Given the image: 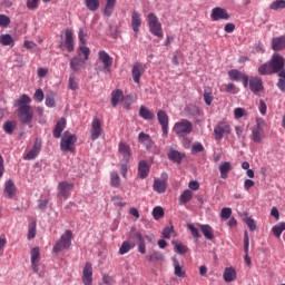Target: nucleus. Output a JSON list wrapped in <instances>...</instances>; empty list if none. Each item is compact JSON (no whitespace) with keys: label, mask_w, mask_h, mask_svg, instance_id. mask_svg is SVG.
<instances>
[{"label":"nucleus","mask_w":285,"mask_h":285,"mask_svg":"<svg viewBox=\"0 0 285 285\" xmlns=\"http://www.w3.org/2000/svg\"><path fill=\"white\" fill-rule=\"evenodd\" d=\"M86 63V60H81L79 56L73 57L70 62V69L73 70V72H79L83 68V65Z\"/></svg>","instance_id":"obj_26"},{"label":"nucleus","mask_w":285,"mask_h":285,"mask_svg":"<svg viewBox=\"0 0 285 285\" xmlns=\"http://www.w3.org/2000/svg\"><path fill=\"white\" fill-rule=\"evenodd\" d=\"M173 130L178 135V137H186V135H190V132H193V122H190V120L183 119L174 125Z\"/></svg>","instance_id":"obj_6"},{"label":"nucleus","mask_w":285,"mask_h":285,"mask_svg":"<svg viewBox=\"0 0 285 285\" xmlns=\"http://www.w3.org/2000/svg\"><path fill=\"white\" fill-rule=\"evenodd\" d=\"M116 6H117V0H107L104 9L105 17H112V12H115Z\"/></svg>","instance_id":"obj_37"},{"label":"nucleus","mask_w":285,"mask_h":285,"mask_svg":"<svg viewBox=\"0 0 285 285\" xmlns=\"http://www.w3.org/2000/svg\"><path fill=\"white\" fill-rule=\"evenodd\" d=\"M72 246V230L66 229L60 239L53 246V253H61Z\"/></svg>","instance_id":"obj_5"},{"label":"nucleus","mask_w":285,"mask_h":285,"mask_svg":"<svg viewBox=\"0 0 285 285\" xmlns=\"http://www.w3.org/2000/svg\"><path fill=\"white\" fill-rule=\"evenodd\" d=\"M28 10H37L39 8V0H27Z\"/></svg>","instance_id":"obj_60"},{"label":"nucleus","mask_w":285,"mask_h":285,"mask_svg":"<svg viewBox=\"0 0 285 285\" xmlns=\"http://www.w3.org/2000/svg\"><path fill=\"white\" fill-rule=\"evenodd\" d=\"M232 215H233V209L228 207H224L220 212L222 219H230Z\"/></svg>","instance_id":"obj_58"},{"label":"nucleus","mask_w":285,"mask_h":285,"mask_svg":"<svg viewBox=\"0 0 285 285\" xmlns=\"http://www.w3.org/2000/svg\"><path fill=\"white\" fill-rule=\"evenodd\" d=\"M252 140L254 144H262L264 141V127L262 124L257 122L252 129Z\"/></svg>","instance_id":"obj_14"},{"label":"nucleus","mask_w":285,"mask_h":285,"mask_svg":"<svg viewBox=\"0 0 285 285\" xmlns=\"http://www.w3.org/2000/svg\"><path fill=\"white\" fill-rule=\"evenodd\" d=\"M60 47L66 48L67 52L75 51V33H72V30L70 29L65 30V41L61 42Z\"/></svg>","instance_id":"obj_9"},{"label":"nucleus","mask_w":285,"mask_h":285,"mask_svg":"<svg viewBox=\"0 0 285 285\" xmlns=\"http://www.w3.org/2000/svg\"><path fill=\"white\" fill-rule=\"evenodd\" d=\"M175 250L179 255H185V253H188V247H186V245H184V244L176 243L175 244Z\"/></svg>","instance_id":"obj_55"},{"label":"nucleus","mask_w":285,"mask_h":285,"mask_svg":"<svg viewBox=\"0 0 285 285\" xmlns=\"http://www.w3.org/2000/svg\"><path fill=\"white\" fill-rule=\"evenodd\" d=\"M85 6L90 10V12H97L99 10V0H85Z\"/></svg>","instance_id":"obj_44"},{"label":"nucleus","mask_w":285,"mask_h":285,"mask_svg":"<svg viewBox=\"0 0 285 285\" xmlns=\"http://www.w3.org/2000/svg\"><path fill=\"white\" fill-rule=\"evenodd\" d=\"M147 23L149 26V32L157 37L158 39H164V29L161 28V22L155 13H149L147 16Z\"/></svg>","instance_id":"obj_3"},{"label":"nucleus","mask_w":285,"mask_h":285,"mask_svg":"<svg viewBox=\"0 0 285 285\" xmlns=\"http://www.w3.org/2000/svg\"><path fill=\"white\" fill-rule=\"evenodd\" d=\"M278 81L276 83L278 90H281V92H285V70L281 71L278 73Z\"/></svg>","instance_id":"obj_48"},{"label":"nucleus","mask_w":285,"mask_h":285,"mask_svg":"<svg viewBox=\"0 0 285 285\" xmlns=\"http://www.w3.org/2000/svg\"><path fill=\"white\" fill-rule=\"evenodd\" d=\"M147 262H164V254L159 250H151L146 255Z\"/></svg>","instance_id":"obj_35"},{"label":"nucleus","mask_w":285,"mask_h":285,"mask_svg":"<svg viewBox=\"0 0 285 285\" xmlns=\"http://www.w3.org/2000/svg\"><path fill=\"white\" fill-rule=\"evenodd\" d=\"M43 98H45L43 90L41 89L36 90L33 99H36V101L41 102L43 101Z\"/></svg>","instance_id":"obj_63"},{"label":"nucleus","mask_w":285,"mask_h":285,"mask_svg":"<svg viewBox=\"0 0 285 285\" xmlns=\"http://www.w3.org/2000/svg\"><path fill=\"white\" fill-rule=\"evenodd\" d=\"M285 59L279 53H274L269 61L258 67V75L265 77L284 72Z\"/></svg>","instance_id":"obj_2"},{"label":"nucleus","mask_w":285,"mask_h":285,"mask_svg":"<svg viewBox=\"0 0 285 285\" xmlns=\"http://www.w3.org/2000/svg\"><path fill=\"white\" fill-rule=\"evenodd\" d=\"M138 141L139 144H142V146H145L146 150H151L153 146H155V141H153L150 135L144 131L138 135Z\"/></svg>","instance_id":"obj_20"},{"label":"nucleus","mask_w":285,"mask_h":285,"mask_svg":"<svg viewBox=\"0 0 285 285\" xmlns=\"http://www.w3.org/2000/svg\"><path fill=\"white\" fill-rule=\"evenodd\" d=\"M146 72V66L141 62H135L131 69V76L135 83H140L141 75Z\"/></svg>","instance_id":"obj_12"},{"label":"nucleus","mask_w":285,"mask_h":285,"mask_svg":"<svg viewBox=\"0 0 285 285\" xmlns=\"http://www.w3.org/2000/svg\"><path fill=\"white\" fill-rule=\"evenodd\" d=\"M35 237H37V223L36 222H31L29 224V229H28V235H27V239H35Z\"/></svg>","instance_id":"obj_47"},{"label":"nucleus","mask_w":285,"mask_h":285,"mask_svg":"<svg viewBox=\"0 0 285 285\" xmlns=\"http://www.w3.org/2000/svg\"><path fill=\"white\" fill-rule=\"evenodd\" d=\"M17 128V121H7L3 125V130L7 135H12Z\"/></svg>","instance_id":"obj_46"},{"label":"nucleus","mask_w":285,"mask_h":285,"mask_svg":"<svg viewBox=\"0 0 285 285\" xmlns=\"http://www.w3.org/2000/svg\"><path fill=\"white\" fill-rule=\"evenodd\" d=\"M285 0H276L269 4V10H284Z\"/></svg>","instance_id":"obj_51"},{"label":"nucleus","mask_w":285,"mask_h":285,"mask_svg":"<svg viewBox=\"0 0 285 285\" xmlns=\"http://www.w3.org/2000/svg\"><path fill=\"white\" fill-rule=\"evenodd\" d=\"M245 76L246 73H243L237 69H232L228 71V77L232 81H239V79H243Z\"/></svg>","instance_id":"obj_42"},{"label":"nucleus","mask_w":285,"mask_h":285,"mask_svg":"<svg viewBox=\"0 0 285 285\" xmlns=\"http://www.w3.org/2000/svg\"><path fill=\"white\" fill-rule=\"evenodd\" d=\"M272 50L279 52V50H285V36L275 37L271 42Z\"/></svg>","instance_id":"obj_24"},{"label":"nucleus","mask_w":285,"mask_h":285,"mask_svg":"<svg viewBox=\"0 0 285 285\" xmlns=\"http://www.w3.org/2000/svg\"><path fill=\"white\" fill-rule=\"evenodd\" d=\"M129 239H137L138 242V253H141V255H146V240L144 239V236L139 232H134L129 235Z\"/></svg>","instance_id":"obj_16"},{"label":"nucleus","mask_w":285,"mask_h":285,"mask_svg":"<svg viewBox=\"0 0 285 285\" xmlns=\"http://www.w3.org/2000/svg\"><path fill=\"white\" fill-rule=\"evenodd\" d=\"M191 150L193 153H204V145H202V142H195L191 146Z\"/></svg>","instance_id":"obj_64"},{"label":"nucleus","mask_w":285,"mask_h":285,"mask_svg":"<svg viewBox=\"0 0 285 285\" xmlns=\"http://www.w3.org/2000/svg\"><path fill=\"white\" fill-rule=\"evenodd\" d=\"M0 26L1 28H8L10 26V18L6 14H0Z\"/></svg>","instance_id":"obj_61"},{"label":"nucleus","mask_w":285,"mask_h":285,"mask_svg":"<svg viewBox=\"0 0 285 285\" xmlns=\"http://www.w3.org/2000/svg\"><path fill=\"white\" fill-rule=\"evenodd\" d=\"M122 106L126 110H130V106H132V96H122Z\"/></svg>","instance_id":"obj_54"},{"label":"nucleus","mask_w":285,"mask_h":285,"mask_svg":"<svg viewBox=\"0 0 285 285\" xmlns=\"http://www.w3.org/2000/svg\"><path fill=\"white\" fill-rule=\"evenodd\" d=\"M75 189V184L69 183L67 180L58 184V197L61 199H68L70 197V193Z\"/></svg>","instance_id":"obj_8"},{"label":"nucleus","mask_w":285,"mask_h":285,"mask_svg":"<svg viewBox=\"0 0 285 285\" xmlns=\"http://www.w3.org/2000/svg\"><path fill=\"white\" fill-rule=\"evenodd\" d=\"M69 90H79V82L77 81V77H75V73H71L69 76Z\"/></svg>","instance_id":"obj_49"},{"label":"nucleus","mask_w":285,"mask_h":285,"mask_svg":"<svg viewBox=\"0 0 285 285\" xmlns=\"http://www.w3.org/2000/svg\"><path fill=\"white\" fill-rule=\"evenodd\" d=\"M204 237H206V239H213L215 237L214 232H213V227H210V225H198Z\"/></svg>","instance_id":"obj_40"},{"label":"nucleus","mask_w":285,"mask_h":285,"mask_svg":"<svg viewBox=\"0 0 285 285\" xmlns=\"http://www.w3.org/2000/svg\"><path fill=\"white\" fill-rule=\"evenodd\" d=\"M39 153H41V142H39V140H36L32 149L27 155H24L23 159H26L27 161L37 159Z\"/></svg>","instance_id":"obj_23"},{"label":"nucleus","mask_w":285,"mask_h":285,"mask_svg":"<svg viewBox=\"0 0 285 285\" xmlns=\"http://www.w3.org/2000/svg\"><path fill=\"white\" fill-rule=\"evenodd\" d=\"M184 157H186V155L175 149H171L168 153V159H170V161H175L176 164H181Z\"/></svg>","instance_id":"obj_34"},{"label":"nucleus","mask_w":285,"mask_h":285,"mask_svg":"<svg viewBox=\"0 0 285 285\" xmlns=\"http://www.w3.org/2000/svg\"><path fill=\"white\" fill-rule=\"evenodd\" d=\"M0 45L1 46H10V48H14V39L12 36L6 33L0 36Z\"/></svg>","instance_id":"obj_41"},{"label":"nucleus","mask_w":285,"mask_h":285,"mask_svg":"<svg viewBox=\"0 0 285 285\" xmlns=\"http://www.w3.org/2000/svg\"><path fill=\"white\" fill-rule=\"evenodd\" d=\"M187 228H188V230H190V233H191L193 237H195V239H199V229H197L195 225L187 224Z\"/></svg>","instance_id":"obj_59"},{"label":"nucleus","mask_w":285,"mask_h":285,"mask_svg":"<svg viewBox=\"0 0 285 285\" xmlns=\"http://www.w3.org/2000/svg\"><path fill=\"white\" fill-rule=\"evenodd\" d=\"M153 217L154 219H161V217H164V208L155 207L153 209Z\"/></svg>","instance_id":"obj_57"},{"label":"nucleus","mask_w":285,"mask_h":285,"mask_svg":"<svg viewBox=\"0 0 285 285\" xmlns=\"http://www.w3.org/2000/svg\"><path fill=\"white\" fill-rule=\"evenodd\" d=\"M110 184L114 188H119L121 186V178L117 171H112L110 175Z\"/></svg>","instance_id":"obj_45"},{"label":"nucleus","mask_w":285,"mask_h":285,"mask_svg":"<svg viewBox=\"0 0 285 285\" xmlns=\"http://www.w3.org/2000/svg\"><path fill=\"white\" fill-rule=\"evenodd\" d=\"M81 55H83V61H88V57H90V48L80 46L78 48V57H81Z\"/></svg>","instance_id":"obj_50"},{"label":"nucleus","mask_w":285,"mask_h":285,"mask_svg":"<svg viewBox=\"0 0 285 285\" xmlns=\"http://www.w3.org/2000/svg\"><path fill=\"white\" fill-rule=\"evenodd\" d=\"M235 119H242V117H246V109L238 107L234 109Z\"/></svg>","instance_id":"obj_56"},{"label":"nucleus","mask_w":285,"mask_h":285,"mask_svg":"<svg viewBox=\"0 0 285 285\" xmlns=\"http://www.w3.org/2000/svg\"><path fill=\"white\" fill-rule=\"evenodd\" d=\"M249 89L257 95V92H262L264 90V82L259 77H250L249 78Z\"/></svg>","instance_id":"obj_19"},{"label":"nucleus","mask_w":285,"mask_h":285,"mask_svg":"<svg viewBox=\"0 0 285 285\" xmlns=\"http://www.w3.org/2000/svg\"><path fill=\"white\" fill-rule=\"evenodd\" d=\"M285 230V223H279L272 228V233L275 237H282V232Z\"/></svg>","instance_id":"obj_52"},{"label":"nucleus","mask_w":285,"mask_h":285,"mask_svg":"<svg viewBox=\"0 0 285 285\" xmlns=\"http://www.w3.org/2000/svg\"><path fill=\"white\" fill-rule=\"evenodd\" d=\"M210 18L213 21H228V19H230V14L228 13V10L222 7H216L212 10Z\"/></svg>","instance_id":"obj_11"},{"label":"nucleus","mask_w":285,"mask_h":285,"mask_svg":"<svg viewBox=\"0 0 285 285\" xmlns=\"http://www.w3.org/2000/svg\"><path fill=\"white\" fill-rule=\"evenodd\" d=\"M171 262H173V266H174V275L176 277H180V278L186 277V268L184 267V265H181L179 263L177 257H173Z\"/></svg>","instance_id":"obj_21"},{"label":"nucleus","mask_w":285,"mask_h":285,"mask_svg":"<svg viewBox=\"0 0 285 285\" xmlns=\"http://www.w3.org/2000/svg\"><path fill=\"white\" fill-rule=\"evenodd\" d=\"M135 246L136 244L134 239L125 240L119 248V255H126L127 253H130Z\"/></svg>","instance_id":"obj_30"},{"label":"nucleus","mask_w":285,"mask_h":285,"mask_svg":"<svg viewBox=\"0 0 285 285\" xmlns=\"http://www.w3.org/2000/svg\"><path fill=\"white\" fill-rule=\"evenodd\" d=\"M218 170L222 179H228V173L233 170V165H230L228 161L220 163Z\"/></svg>","instance_id":"obj_29"},{"label":"nucleus","mask_w":285,"mask_h":285,"mask_svg":"<svg viewBox=\"0 0 285 285\" xmlns=\"http://www.w3.org/2000/svg\"><path fill=\"white\" fill-rule=\"evenodd\" d=\"M193 190H190V189H186V190H184L181 194H180V196H179V199H178V202H179V204L180 205H186V204H188V202H190L191 199H193Z\"/></svg>","instance_id":"obj_38"},{"label":"nucleus","mask_w":285,"mask_h":285,"mask_svg":"<svg viewBox=\"0 0 285 285\" xmlns=\"http://www.w3.org/2000/svg\"><path fill=\"white\" fill-rule=\"evenodd\" d=\"M63 130H66V118H61L55 129H53V137L56 139H59L61 137V132H63Z\"/></svg>","instance_id":"obj_31"},{"label":"nucleus","mask_w":285,"mask_h":285,"mask_svg":"<svg viewBox=\"0 0 285 285\" xmlns=\"http://www.w3.org/2000/svg\"><path fill=\"white\" fill-rule=\"evenodd\" d=\"M120 101H124V91L121 89H116L111 92V106L117 108Z\"/></svg>","instance_id":"obj_27"},{"label":"nucleus","mask_w":285,"mask_h":285,"mask_svg":"<svg viewBox=\"0 0 285 285\" xmlns=\"http://www.w3.org/2000/svg\"><path fill=\"white\" fill-rule=\"evenodd\" d=\"M223 277L228 283L235 282L237 279V272L233 267H226Z\"/></svg>","instance_id":"obj_33"},{"label":"nucleus","mask_w":285,"mask_h":285,"mask_svg":"<svg viewBox=\"0 0 285 285\" xmlns=\"http://www.w3.org/2000/svg\"><path fill=\"white\" fill-rule=\"evenodd\" d=\"M213 99V88L206 87L204 90V101L206 106H212Z\"/></svg>","instance_id":"obj_43"},{"label":"nucleus","mask_w":285,"mask_h":285,"mask_svg":"<svg viewBox=\"0 0 285 285\" xmlns=\"http://www.w3.org/2000/svg\"><path fill=\"white\" fill-rule=\"evenodd\" d=\"M131 28L136 33L135 37H137V32H139V28H141V14L135 10L132 11V14H131Z\"/></svg>","instance_id":"obj_25"},{"label":"nucleus","mask_w":285,"mask_h":285,"mask_svg":"<svg viewBox=\"0 0 285 285\" xmlns=\"http://www.w3.org/2000/svg\"><path fill=\"white\" fill-rule=\"evenodd\" d=\"M31 102L32 99L26 94H22L14 101V107L18 108L17 112L20 124H27L30 128H32V119H35V109L30 106Z\"/></svg>","instance_id":"obj_1"},{"label":"nucleus","mask_w":285,"mask_h":285,"mask_svg":"<svg viewBox=\"0 0 285 285\" xmlns=\"http://www.w3.org/2000/svg\"><path fill=\"white\" fill-rule=\"evenodd\" d=\"M82 284L92 285V264L86 263L82 269Z\"/></svg>","instance_id":"obj_18"},{"label":"nucleus","mask_w":285,"mask_h":285,"mask_svg":"<svg viewBox=\"0 0 285 285\" xmlns=\"http://www.w3.org/2000/svg\"><path fill=\"white\" fill-rule=\"evenodd\" d=\"M153 188L155 193H158V194L166 193V180L155 179Z\"/></svg>","instance_id":"obj_39"},{"label":"nucleus","mask_w":285,"mask_h":285,"mask_svg":"<svg viewBox=\"0 0 285 285\" xmlns=\"http://www.w3.org/2000/svg\"><path fill=\"white\" fill-rule=\"evenodd\" d=\"M245 224L248 226L249 230H256L257 225L255 224V219L247 217L245 218Z\"/></svg>","instance_id":"obj_62"},{"label":"nucleus","mask_w":285,"mask_h":285,"mask_svg":"<svg viewBox=\"0 0 285 285\" xmlns=\"http://www.w3.org/2000/svg\"><path fill=\"white\" fill-rule=\"evenodd\" d=\"M4 193L9 199H12L13 195L17 193V187L12 180H7L4 185Z\"/></svg>","instance_id":"obj_36"},{"label":"nucleus","mask_w":285,"mask_h":285,"mask_svg":"<svg viewBox=\"0 0 285 285\" xmlns=\"http://www.w3.org/2000/svg\"><path fill=\"white\" fill-rule=\"evenodd\" d=\"M75 144H77V135L65 131L60 141L62 153H75Z\"/></svg>","instance_id":"obj_4"},{"label":"nucleus","mask_w":285,"mask_h":285,"mask_svg":"<svg viewBox=\"0 0 285 285\" xmlns=\"http://www.w3.org/2000/svg\"><path fill=\"white\" fill-rule=\"evenodd\" d=\"M30 255H31V264H35V262H39L41 257V252L39 247H33L30 252Z\"/></svg>","instance_id":"obj_53"},{"label":"nucleus","mask_w":285,"mask_h":285,"mask_svg":"<svg viewBox=\"0 0 285 285\" xmlns=\"http://www.w3.org/2000/svg\"><path fill=\"white\" fill-rule=\"evenodd\" d=\"M119 157L124 164H128L130 161V146L126 142H120L118 146Z\"/></svg>","instance_id":"obj_15"},{"label":"nucleus","mask_w":285,"mask_h":285,"mask_svg":"<svg viewBox=\"0 0 285 285\" xmlns=\"http://www.w3.org/2000/svg\"><path fill=\"white\" fill-rule=\"evenodd\" d=\"M250 246V240L248 238V232H244V253H245V264L250 266L253 263L250 261V256H248V247Z\"/></svg>","instance_id":"obj_28"},{"label":"nucleus","mask_w":285,"mask_h":285,"mask_svg":"<svg viewBox=\"0 0 285 285\" xmlns=\"http://www.w3.org/2000/svg\"><path fill=\"white\" fill-rule=\"evenodd\" d=\"M157 119H158V122L161 126L163 135L164 136L168 135V124H169L168 114H166L165 110L160 109L157 112Z\"/></svg>","instance_id":"obj_13"},{"label":"nucleus","mask_w":285,"mask_h":285,"mask_svg":"<svg viewBox=\"0 0 285 285\" xmlns=\"http://www.w3.org/2000/svg\"><path fill=\"white\" fill-rule=\"evenodd\" d=\"M104 129L101 128V120L99 118H94L91 121L90 139L91 141H97L101 137Z\"/></svg>","instance_id":"obj_10"},{"label":"nucleus","mask_w":285,"mask_h":285,"mask_svg":"<svg viewBox=\"0 0 285 285\" xmlns=\"http://www.w3.org/2000/svg\"><path fill=\"white\" fill-rule=\"evenodd\" d=\"M98 59H99V61H101L105 70L110 72V68H112V58L110 57V55H108V52H106L104 50H100L98 52Z\"/></svg>","instance_id":"obj_17"},{"label":"nucleus","mask_w":285,"mask_h":285,"mask_svg":"<svg viewBox=\"0 0 285 285\" xmlns=\"http://www.w3.org/2000/svg\"><path fill=\"white\" fill-rule=\"evenodd\" d=\"M139 117L146 121H153V119H155V112L150 111V109L146 108V106H140Z\"/></svg>","instance_id":"obj_32"},{"label":"nucleus","mask_w":285,"mask_h":285,"mask_svg":"<svg viewBox=\"0 0 285 285\" xmlns=\"http://www.w3.org/2000/svg\"><path fill=\"white\" fill-rule=\"evenodd\" d=\"M230 125H228V122L225 121L218 122L217 126L214 128L216 141H220V139H224V135H230Z\"/></svg>","instance_id":"obj_7"},{"label":"nucleus","mask_w":285,"mask_h":285,"mask_svg":"<svg viewBox=\"0 0 285 285\" xmlns=\"http://www.w3.org/2000/svg\"><path fill=\"white\" fill-rule=\"evenodd\" d=\"M150 175V165H148V161L140 160L138 163V177L139 179H146Z\"/></svg>","instance_id":"obj_22"}]
</instances>
